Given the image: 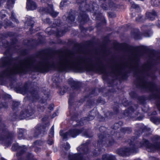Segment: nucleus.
<instances>
[{
    "instance_id": "obj_18",
    "label": "nucleus",
    "mask_w": 160,
    "mask_h": 160,
    "mask_svg": "<svg viewBox=\"0 0 160 160\" xmlns=\"http://www.w3.org/2000/svg\"><path fill=\"white\" fill-rule=\"evenodd\" d=\"M37 6L36 3L32 1H29L27 0L26 8L28 10H32L36 9Z\"/></svg>"
},
{
    "instance_id": "obj_23",
    "label": "nucleus",
    "mask_w": 160,
    "mask_h": 160,
    "mask_svg": "<svg viewBox=\"0 0 160 160\" xmlns=\"http://www.w3.org/2000/svg\"><path fill=\"white\" fill-rule=\"evenodd\" d=\"M102 158V160H116L114 156L108 154L103 155Z\"/></svg>"
},
{
    "instance_id": "obj_29",
    "label": "nucleus",
    "mask_w": 160,
    "mask_h": 160,
    "mask_svg": "<svg viewBox=\"0 0 160 160\" xmlns=\"http://www.w3.org/2000/svg\"><path fill=\"white\" fill-rule=\"evenodd\" d=\"M20 102L13 101L12 105V108L13 111H14L17 109V107L20 105Z\"/></svg>"
},
{
    "instance_id": "obj_15",
    "label": "nucleus",
    "mask_w": 160,
    "mask_h": 160,
    "mask_svg": "<svg viewBox=\"0 0 160 160\" xmlns=\"http://www.w3.org/2000/svg\"><path fill=\"white\" fill-rule=\"evenodd\" d=\"M41 9L44 12L50 14L54 18L57 17L59 13L58 12L54 10L52 4H48L47 8H42Z\"/></svg>"
},
{
    "instance_id": "obj_3",
    "label": "nucleus",
    "mask_w": 160,
    "mask_h": 160,
    "mask_svg": "<svg viewBox=\"0 0 160 160\" xmlns=\"http://www.w3.org/2000/svg\"><path fill=\"white\" fill-rule=\"evenodd\" d=\"M39 88L36 82H28L26 83L23 87L21 89L22 93L27 94L28 98L33 102H36L39 99L38 92Z\"/></svg>"
},
{
    "instance_id": "obj_61",
    "label": "nucleus",
    "mask_w": 160,
    "mask_h": 160,
    "mask_svg": "<svg viewBox=\"0 0 160 160\" xmlns=\"http://www.w3.org/2000/svg\"><path fill=\"white\" fill-rule=\"evenodd\" d=\"M157 25L158 27L160 28V22Z\"/></svg>"
},
{
    "instance_id": "obj_16",
    "label": "nucleus",
    "mask_w": 160,
    "mask_h": 160,
    "mask_svg": "<svg viewBox=\"0 0 160 160\" xmlns=\"http://www.w3.org/2000/svg\"><path fill=\"white\" fill-rule=\"evenodd\" d=\"M11 148L12 150L13 151H15L16 150L18 151V152L17 154V157L20 156L27 150L25 146H20L17 144L13 145Z\"/></svg>"
},
{
    "instance_id": "obj_57",
    "label": "nucleus",
    "mask_w": 160,
    "mask_h": 160,
    "mask_svg": "<svg viewBox=\"0 0 160 160\" xmlns=\"http://www.w3.org/2000/svg\"><path fill=\"white\" fill-rule=\"evenodd\" d=\"M35 150L36 152H37L40 150V149L39 148H37L35 149Z\"/></svg>"
},
{
    "instance_id": "obj_10",
    "label": "nucleus",
    "mask_w": 160,
    "mask_h": 160,
    "mask_svg": "<svg viewBox=\"0 0 160 160\" xmlns=\"http://www.w3.org/2000/svg\"><path fill=\"white\" fill-rule=\"evenodd\" d=\"M89 143V141H87L85 143L78 147L77 149L78 151L80 152V153L69 155V160H84L81 154L82 153H87L88 151L87 146Z\"/></svg>"
},
{
    "instance_id": "obj_37",
    "label": "nucleus",
    "mask_w": 160,
    "mask_h": 160,
    "mask_svg": "<svg viewBox=\"0 0 160 160\" xmlns=\"http://www.w3.org/2000/svg\"><path fill=\"white\" fill-rule=\"evenodd\" d=\"M109 6L110 8H112V9L116 7L115 4L113 2H111L109 3Z\"/></svg>"
},
{
    "instance_id": "obj_14",
    "label": "nucleus",
    "mask_w": 160,
    "mask_h": 160,
    "mask_svg": "<svg viewBox=\"0 0 160 160\" xmlns=\"http://www.w3.org/2000/svg\"><path fill=\"white\" fill-rule=\"evenodd\" d=\"M138 107V105H134L133 107L132 106L129 108L128 109V114L127 115V116L128 117H130V118H135V119H134L133 120H140L142 119V118L141 117H139L136 118V116L138 115V112H137V114L135 115L134 112L136 109H137Z\"/></svg>"
},
{
    "instance_id": "obj_39",
    "label": "nucleus",
    "mask_w": 160,
    "mask_h": 160,
    "mask_svg": "<svg viewBox=\"0 0 160 160\" xmlns=\"http://www.w3.org/2000/svg\"><path fill=\"white\" fill-rule=\"evenodd\" d=\"M73 99V96L72 95V94L71 93L70 94L69 98L68 99V103L69 104V106L70 105L71 103H72V101Z\"/></svg>"
},
{
    "instance_id": "obj_58",
    "label": "nucleus",
    "mask_w": 160,
    "mask_h": 160,
    "mask_svg": "<svg viewBox=\"0 0 160 160\" xmlns=\"http://www.w3.org/2000/svg\"><path fill=\"white\" fill-rule=\"evenodd\" d=\"M152 59L154 60L155 59V55L154 54H152Z\"/></svg>"
},
{
    "instance_id": "obj_59",
    "label": "nucleus",
    "mask_w": 160,
    "mask_h": 160,
    "mask_svg": "<svg viewBox=\"0 0 160 160\" xmlns=\"http://www.w3.org/2000/svg\"><path fill=\"white\" fill-rule=\"evenodd\" d=\"M4 0H0V6H1L2 3L4 2Z\"/></svg>"
},
{
    "instance_id": "obj_43",
    "label": "nucleus",
    "mask_w": 160,
    "mask_h": 160,
    "mask_svg": "<svg viewBox=\"0 0 160 160\" xmlns=\"http://www.w3.org/2000/svg\"><path fill=\"white\" fill-rule=\"evenodd\" d=\"M70 145L68 143H66L64 147L65 148L66 150H68L70 149Z\"/></svg>"
},
{
    "instance_id": "obj_28",
    "label": "nucleus",
    "mask_w": 160,
    "mask_h": 160,
    "mask_svg": "<svg viewBox=\"0 0 160 160\" xmlns=\"http://www.w3.org/2000/svg\"><path fill=\"white\" fill-rule=\"evenodd\" d=\"M151 3L153 6L160 7V0H151Z\"/></svg>"
},
{
    "instance_id": "obj_11",
    "label": "nucleus",
    "mask_w": 160,
    "mask_h": 160,
    "mask_svg": "<svg viewBox=\"0 0 160 160\" xmlns=\"http://www.w3.org/2000/svg\"><path fill=\"white\" fill-rule=\"evenodd\" d=\"M61 21L60 20H58L55 21L52 25V27L56 28L57 30L55 31L54 30L51 29L50 28H48L45 30V32L49 35H51L53 33V32H55L56 35L58 37H61L63 35L65 32H66V29H62L60 26Z\"/></svg>"
},
{
    "instance_id": "obj_60",
    "label": "nucleus",
    "mask_w": 160,
    "mask_h": 160,
    "mask_svg": "<svg viewBox=\"0 0 160 160\" xmlns=\"http://www.w3.org/2000/svg\"><path fill=\"white\" fill-rule=\"evenodd\" d=\"M4 103H2V106H3L5 108H7V105H4Z\"/></svg>"
},
{
    "instance_id": "obj_13",
    "label": "nucleus",
    "mask_w": 160,
    "mask_h": 160,
    "mask_svg": "<svg viewBox=\"0 0 160 160\" xmlns=\"http://www.w3.org/2000/svg\"><path fill=\"white\" fill-rule=\"evenodd\" d=\"M160 137L155 136L152 139L153 142H155L153 145L150 143L149 141L144 140L145 143L144 145L148 149L149 152H154L156 150L160 151V142L159 139Z\"/></svg>"
},
{
    "instance_id": "obj_38",
    "label": "nucleus",
    "mask_w": 160,
    "mask_h": 160,
    "mask_svg": "<svg viewBox=\"0 0 160 160\" xmlns=\"http://www.w3.org/2000/svg\"><path fill=\"white\" fill-rule=\"evenodd\" d=\"M43 22L45 23H48L50 24L51 23V22L50 19L49 18H47L42 20Z\"/></svg>"
},
{
    "instance_id": "obj_19",
    "label": "nucleus",
    "mask_w": 160,
    "mask_h": 160,
    "mask_svg": "<svg viewBox=\"0 0 160 160\" xmlns=\"http://www.w3.org/2000/svg\"><path fill=\"white\" fill-rule=\"evenodd\" d=\"M27 19L25 23V25L26 26H31V28H29L30 31H32V28L33 27L34 24V21L32 20V18L30 17H28L27 18Z\"/></svg>"
},
{
    "instance_id": "obj_48",
    "label": "nucleus",
    "mask_w": 160,
    "mask_h": 160,
    "mask_svg": "<svg viewBox=\"0 0 160 160\" xmlns=\"http://www.w3.org/2000/svg\"><path fill=\"white\" fill-rule=\"evenodd\" d=\"M102 8L104 10H107L108 8L106 7V5L104 4H103L102 5Z\"/></svg>"
},
{
    "instance_id": "obj_42",
    "label": "nucleus",
    "mask_w": 160,
    "mask_h": 160,
    "mask_svg": "<svg viewBox=\"0 0 160 160\" xmlns=\"http://www.w3.org/2000/svg\"><path fill=\"white\" fill-rule=\"evenodd\" d=\"M142 130L143 131V132L145 131H149L150 130V128H147L146 126H144L142 128Z\"/></svg>"
},
{
    "instance_id": "obj_64",
    "label": "nucleus",
    "mask_w": 160,
    "mask_h": 160,
    "mask_svg": "<svg viewBox=\"0 0 160 160\" xmlns=\"http://www.w3.org/2000/svg\"><path fill=\"white\" fill-rule=\"evenodd\" d=\"M94 155L95 156H96V155H97V154H96V153H95V154H94Z\"/></svg>"
},
{
    "instance_id": "obj_1",
    "label": "nucleus",
    "mask_w": 160,
    "mask_h": 160,
    "mask_svg": "<svg viewBox=\"0 0 160 160\" xmlns=\"http://www.w3.org/2000/svg\"><path fill=\"white\" fill-rule=\"evenodd\" d=\"M14 43L11 44L6 41V77H9L16 73H25L30 71L47 72L52 69L58 68L61 71L74 70H81L83 66L89 67L102 74L106 71L101 58L94 56L84 58L75 57L72 51L60 56L56 60L58 51L41 56L39 62L35 58L28 57L21 60L13 58L11 53L18 52Z\"/></svg>"
},
{
    "instance_id": "obj_40",
    "label": "nucleus",
    "mask_w": 160,
    "mask_h": 160,
    "mask_svg": "<svg viewBox=\"0 0 160 160\" xmlns=\"http://www.w3.org/2000/svg\"><path fill=\"white\" fill-rule=\"evenodd\" d=\"M131 4V7L133 8H138V5L135 4L134 2H130Z\"/></svg>"
},
{
    "instance_id": "obj_63",
    "label": "nucleus",
    "mask_w": 160,
    "mask_h": 160,
    "mask_svg": "<svg viewBox=\"0 0 160 160\" xmlns=\"http://www.w3.org/2000/svg\"><path fill=\"white\" fill-rule=\"evenodd\" d=\"M139 132V133L140 134V133H142V131H139V132Z\"/></svg>"
},
{
    "instance_id": "obj_50",
    "label": "nucleus",
    "mask_w": 160,
    "mask_h": 160,
    "mask_svg": "<svg viewBox=\"0 0 160 160\" xmlns=\"http://www.w3.org/2000/svg\"><path fill=\"white\" fill-rule=\"evenodd\" d=\"M27 53V51L26 50H24L22 51L21 52V53L22 55H24L26 54Z\"/></svg>"
},
{
    "instance_id": "obj_51",
    "label": "nucleus",
    "mask_w": 160,
    "mask_h": 160,
    "mask_svg": "<svg viewBox=\"0 0 160 160\" xmlns=\"http://www.w3.org/2000/svg\"><path fill=\"white\" fill-rule=\"evenodd\" d=\"M58 113V111H56V112L53 114L52 115V118H54L56 116H57V113Z\"/></svg>"
},
{
    "instance_id": "obj_32",
    "label": "nucleus",
    "mask_w": 160,
    "mask_h": 160,
    "mask_svg": "<svg viewBox=\"0 0 160 160\" xmlns=\"http://www.w3.org/2000/svg\"><path fill=\"white\" fill-rule=\"evenodd\" d=\"M77 47L78 48L77 51V53H83L84 52L81 44H78Z\"/></svg>"
},
{
    "instance_id": "obj_7",
    "label": "nucleus",
    "mask_w": 160,
    "mask_h": 160,
    "mask_svg": "<svg viewBox=\"0 0 160 160\" xmlns=\"http://www.w3.org/2000/svg\"><path fill=\"white\" fill-rule=\"evenodd\" d=\"M82 133L83 136L87 138H90L92 137V135L90 133L89 130H87L84 129L79 130L77 129H72L68 132L63 133L62 131H60L59 133L63 139H67L69 136L74 138L78 135L80 133Z\"/></svg>"
},
{
    "instance_id": "obj_62",
    "label": "nucleus",
    "mask_w": 160,
    "mask_h": 160,
    "mask_svg": "<svg viewBox=\"0 0 160 160\" xmlns=\"http://www.w3.org/2000/svg\"><path fill=\"white\" fill-rule=\"evenodd\" d=\"M1 160H6L4 158H1Z\"/></svg>"
},
{
    "instance_id": "obj_25",
    "label": "nucleus",
    "mask_w": 160,
    "mask_h": 160,
    "mask_svg": "<svg viewBox=\"0 0 160 160\" xmlns=\"http://www.w3.org/2000/svg\"><path fill=\"white\" fill-rule=\"evenodd\" d=\"M79 17L80 21L81 22L84 21L85 22L89 20L88 16L85 12H84L82 15L80 14Z\"/></svg>"
},
{
    "instance_id": "obj_31",
    "label": "nucleus",
    "mask_w": 160,
    "mask_h": 160,
    "mask_svg": "<svg viewBox=\"0 0 160 160\" xmlns=\"http://www.w3.org/2000/svg\"><path fill=\"white\" fill-rule=\"evenodd\" d=\"M122 124V122H119L118 123H115L113 125L112 128L113 129H118L120 126Z\"/></svg>"
},
{
    "instance_id": "obj_8",
    "label": "nucleus",
    "mask_w": 160,
    "mask_h": 160,
    "mask_svg": "<svg viewBox=\"0 0 160 160\" xmlns=\"http://www.w3.org/2000/svg\"><path fill=\"white\" fill-rule=\"evenodd\" d=\"M0 142L5 141L6 145L8 146L12 143V138L15 137L13 132H9L4 124L0 125Z\"/></svg>"
},
{
    "instance_id": "obj_30",
    "label": "nucleus",
    "mask_w": 160,
    "mask_h": 160,
    "mask_svg": "<svg viewBox=\"0 0 160 160\" xmlns=\"http://www.w3.org/2000/svg\"><path fill=\"white\" fill-rule=\"evenodd\" d=\"M91 114L89 115V116L85 118V119L89 121L93 120L94 118V116L96 115L95 113L94 114L92 112H90Z\"/></svg>"
},
{
    "instance_id": "obj_4",
    "label": "nucleus",
    "mask_w": 160,
    "mask_h": 160,
    "mask_svg": "<svg viewBox=\"0 0 160 160\" xmlns=\"http://www.w3.org/2000/svg\"><path fill=\"white\" fill-rule=\"evenodd\" d=\"M144 140L148 141L145 139H143L142 141L141 142L140 145L139 146H138L137 143H136L134 142V140H131L129 142L130 147L129 148H124L118 149L117 151V153L121 156H128L130 155L131 153L137 152L138 151V148L140 147H145L148 151L149 152L148 150V148L144 145L145 143L144 141Z\"/></svg>"
},
{
    "instance_id": "obj_24",
    "label": "nucleus",
    "mask_w": 160,
    "mask_h": 160,
    "mask_svg": "<svg viewBox=\"0 0 160 160\" xmlns=\"http://www.w3.org/2000/svg\"><path fill=\"white\" fill-rule=\"evenodd\" d=\"M75 20V17L72 14V12H70L67 19V20L68 23L70 24H72Z\"/></svg>"
},
{
    "instance_id": "obj_12",
    "label": "nucleus",
    "mask_w": 160,
    "mask_h": 160,
    "mask_svg": "<svg viewBox=\"0 0 160 160\" xmlns=\"http://www.w3.org/2000/svg\"><path fill=\"white\" fill-rule=\"evenodd\" d=\"M86 0H76L77 3L80 5V8L81 9L82 7L84 6L85 8L86 11L93 12H94V15L96 17V19L99 20L100 17H98L97 14L95 11H96L98 9V5L95 3H93L91 6L86 4Z\"/></svg>"
},
{
    "instance_id": "obj_55",
    "label": "nucleus",
    "mask_w": 160,
    "mask_h": 160,
    "mask_svg": "<svg viewBox=\"0 0 160 160\" xmlns=\"http://www.w3.org/2000/svg\"><path fill=\"white\" fill-rule=\"evenodd\" d=\"M83 124V123L82 122V121H80V122H78L77 124V125L78 126L79 125H82Z\"/></svg>"
},
{
    "instance_id": "obj_44",
    "label": "nucleus",
    "mask_w": 160,
    "mask_h": 160,
    "mask_svg": "<svg viewBox=\"0 0 160 160\" xmlns=\"http://www.w3.org/2000/svg\"><path fill=\"white\" fill-rule=\"evenodd\" d=\"M142 56V55L141 54H139V52H136L135 53V58L137 59H138L139 57H140Z\"/></svg>"
},
{
    "instance_id": "obj_35",
    "label": "nucleus",
    "mask_w": 160,
    "mask_h": 160,
    "mask_svg": "<svg viewBox=\"0 0 160 160\" xmlns=\"http://www.w3.org/2000/svg\"><path fill=\"white\" fill-rule=\"evenodd\" d=\"M45 109V107L43 106H40L38 105L37 106V109L38 112H43Z\"/></svg>"
},
{
    "instance_id": "obj_47",
    "label": "nucleus",
    "mask_w": 160,
    "mask_h": 160,
    "mask_svg": "<svg viewBox=\"0 0 160 160\" xmlns=\"http://www.w3.org/2000/svg\"><path fill=\"white\" fill-rule=\"evenodd\" d=\"M35 143L36 145H41L43 144V142L41 141H37Z\"/></svg>"
},
{
    "instance_id": "obj_41",
    "label": "nucleus",
    "mask_w": 160,
    "mask_h": 160,
    "mask_svg": "<svg viewBox=\"0 0 160 160\" xmlns=\"http://www.w3.org/2000/svg\"><path fill=\"white\" fill-rule=\"evenodd\" d=\"M142 16L141 15H139L136 18V21L137 22H141L142 21Z\"/></svg>"
},
{
    "instance_id": "obj_54",
    "label": "nucleus",
    "mask_w": 160,
    "mask_h": 160,
    "mask_svg": "<svg viewBox=\"0 0 160 160\" xmlns=\"http://www.w3.org/2000/svg\"><path fill=\"white\" fill-rule=\"evenodd\" d=\"M109 16H110L111 18L115 17H116V15L112 13H109Z\"/></svg>"
},
{
    "instance_id": "obj_27",
    "label": "nucleus",
    "mask_w": 160,
    "mask_h": 160,
    "mask_svg": "<svg viewBox=\"0 0 160 160\" xmlns=\"http://www.w3.org/2000/svg\"><path fill=\"white\" fill-rule=\"evenodd\" d=\"M132 130L131 128H123L121 129V132L123 133H130L131 132Z\"/></svg>"
},
{
    "instance_id": "obj_26",
    "label": "nucleus",
    "mask_w": 160,
    "mask_h": 160,
    "mask_svg": "<svg viewBox=\"0 0 160 160\" xmlns=\"http://www.w3.org/2000/svg\"><path fill=\"white\" fill-rule=\"evenodd\" d=\"M15 0H7L6 3V8L10 9L12 7L13 4L15 2Z\"/></svg>"
},
{
    "instance_id": "obj_2",
    "label": "nucleus",
    "mask_w": 160,
    "mask_h": 160,
    "mask_svg": "<svg viewBox=\"0 0 160 160\" xmlns=\"http://www.w3.org/2000/svg\"><path fill=\"white\" fill-rule=\"evenodd\" d=\"M151 66L147 63L144 64L140 68L138 62L132 58H130L125 62L116 63L111 68V73L117 78H123L128 73L131 72H134L136 78L135 83L138 88L142 90L151 92L154 95L155 98L159 99L157 102L158 109L160 111V97L157 86L152 82H148L147 77L149 76L151 71Z\"/></svg>"
},
{
    "instance_id": "obj_22",
    "label": "nucleus",
    "mask_w": 160,
    "mask_h": 160,
    "mask_svg": "<svg viewBox=\"0 0 160 160\" xmlns=\"http://www.w3.org/2000/svg\"><path fill=\"white\" fill-rule=\"evenodd\" d=\"M157 16V14L155 11L153 10L151 12H147L146 17L151 20H153Z\"/></svg>"
},
{
    "instance_id": "obj_6",
    "label": "nucleus",
    "mask_w": 160,
    "mask_h": 160,
    "mask_svg": "<svg viewBox=\"0 0 160 160\" xmlns=\"http://www.w3.org/2000/svg\"><path fill=\"white\" fill-rule=\"evenodd\" d=\"M35 110L34 104L32 102L29 105L27 109L22 110L19 113L14 112L12 116V118L14 119L20 120L26 119L32 116Z\"/></svg>"
},
{
    "instance_id": "obj_9",
    "label": "nucleus",
    "mask_w": 160,
    "mask_h": 160,
    "mask_svg": "<svg viewBox=\"0 0 160 160\" xmlns=\"http://www.w3.org/2000/svg\"><path fill=\"white\" fill-rule=\"evenodd\" d=\"M48 118V117L46 116L42 119L43 123L45 122L46 124L47 123L46 126L44 127L43 125H42L41 124H38L35 127V129L32 131V132L34 133L33 135L34 137H37L38 136H42L47 134V131L48 129L47 126L50 125L49 122L47 121Z\"/></svg>"
},
{
    "instance_id": "obj_17",
    "label": "nucleus",
    "mask_w": 160,
    "mask_h": 160,
    "mask_svg": "<svg viewBox=\"0 0 160 160\" xmlns=\"http://www.w3.org/2000/svg\"><path fill=\"white\" fill-rule=\"evenodd\" d=\"M49 90L48 89L45 90L44 92V95L42 96V98L39 100V102L42 104L45 103V105H46V101L48 99L49 96Z\"/></svg>"
},
{
    "instance_id": "obj_21",
    "label": "nucleus",
    "mask_w": 160,
    "mask_h": 160,
    "mask_svg": "<svg viewBox=\"0 0 160 160\" xmlns=\"http://www.w3.org/2000/svg\"><path fill=\"white\" fill-rule=\"evenodd\" d=\"M69 84L70 85L72 89H78L79 86L78 83L72 79H70L68 81Z\"/></svg>"
},
{
    "instance_id": "obj_53",
    "label": "nucleus",
    "mask_w": 160,
    "mask_h": 160,
    "mask_svg": "<svg viewBox=\"0 0 160 160\" xmlns=\"http://www.w3.org/2000/svg\"><path fill=\"white\" fill-rule=\"evenodd\" d=\"M32 157V155L30 154H29V155L27 156V159L28 160H29Z\"/></svg>"
},
{
    "instance_id": "obj_33",
    "label": "nucleus",
    "mask_w": 160,
    "mask_h": 160,
    "mask_svg": "<svg viewBox=\"0 0 160 160\" xmlns=\"http://www.w3.org/2000/svg\"><path fill=\"white\" fill-rule=\"evenodd\" d=\"M10 18L12 21L15 22L17 23H18L19 22L18 20L15 18L14 13L12 11L11 12V15Z\"/></svg>"
},
{
    "instance_id": "obj_56",
    "label": "nucleus",
    "mask_w": 160,
    "mask_h": 160,
    "mask_svg": "<svg viewBox=\"0 0 160 160\" xmlns=\"http://www.w3.org/2000/svg\"><path fill=\"white\" fill-rule=\"evenodd\" d=\"M128 101H126V102H125L124 103H123V104L124 106H126L127 105H128Z\"/></svg>"
},
{
    "instance_id": "obj_34",
    "label": "nucleus",
    "mask_w": 160,
    "mask_h": 160,
    "mask_svg": "<svg viewBox=\"0 0 160 160\" xmlns=\"http://www.w3.org/2000/svg\"><path fill=\"white\" fill-rule=\"evenodd\" d=\"M54 126H52L50 130V132L49 133V136L51 138L53 137L54 134Z\"/></svg>"
},
{
    "instance_id": "obj_36",
    "label": "nucleus",
    "mask_w": 160,
    "mask_h": 160,
    "mask_svg": "<svg viewBox=\"0 0 160 160\" xmlns=\"http://www.w3.org/2000/svg\"><path fill=\"white\" fill-rule=\"evenodd\" d=\"M67 1H68L67 0H64V1H61L60 3V7L61 8L63 7L64 6L67 5L66 3L67 2Z\"/></svg>"
},
{
    "instance_id": "obj_5",
    "label": "nucleus",
    "mask_w": 160,
    "mask_h": 160,
    "mask_svg": "<svg viewBox=\"0 0 160 160\" xmlns=\"http://www.w3.org/2000/svg\"><path fill=\"white\" fill-rule=\"evenodd\" d=\"M99 131L101 132V133L99 135L98 138L99 140L98 142V147L99 148L103 146H109L113 145L115 143L112 137L107 135L106 137L104 136L105 132L106 130V128L103 126H101L99 128Z\"/></svg>"
},
{
    "instance_id": "obj_46",
    "label": "nucleus",
    "mask_w": 160,
    "mask_h": 160,
    "mask_svg": "<svg viewBox=\"0 0 160 160\" xmlns=\"http://www.w3.org/2000/svg\"><path fill=\"white\" fill-rule=\"evenodd\" d=\"M54 104H50L48 107V108L50 110H52L53 109Z\"/></svg>"
},
{
    "instance_id": "obj_45",
    "label": "nucleus",
    "mask_w": 160,
    "mask_h": 160,
    "mask_svg": "<svg viewBox=\"0 0 160 160\" xmlns=\"http://www.w3.org/2000/svg\"><path fill=\"white\" fill-rule=\"evenodd\" d=\"M5 21H6V24L7 26H11L12 23L8 21V19H6Z\"/></svg>"
},
{
    "instance_id": "obj_52",
    "label": "nucleus",
    "mask_w": 160,
    "mask_h": 160,
    "mask_svg": "<svg viewBox=\"0 0 160 160\" xmlns=\"http://www.w3.org/2000/svg\"><path fill=\"white\" fill-rule=\"evenodd\" d=\"M53 141L52 140H48V144L49 145H51L53 143Z\"/></svg>"
},
{
    "instance_id": "obj_20",
    "label": "nucleus",
    "mask_w": 160,
    "mask_h": 160,
    "mask_svg": "<svg viewBox=\"0 0 160 160\" xmlns=\"http://www.w3.org/2000/svg\"><path fill=\"white\" fill-rule=\"evenodd\" d=\"M18 138L19 139H24L26 138V130L25 129L19 128L18 129Z\"/></svg>"
},
{
    "instance_id": "obj_49",
    "label": "nucleus",
    "mask_w": 160,
    "mask_h": 160,
    "mask_svg": "<svg viewBox=\"0 0 160 160\" xmlns=\"http://www.w3.org/2000/svg\"><path fill=\"white\" fill-rule=\"evenodd\" d=\"M144 35L146 37H149L150 36V35L148 32H146L144 33Z\"/></svg>"
}]
</instances>
